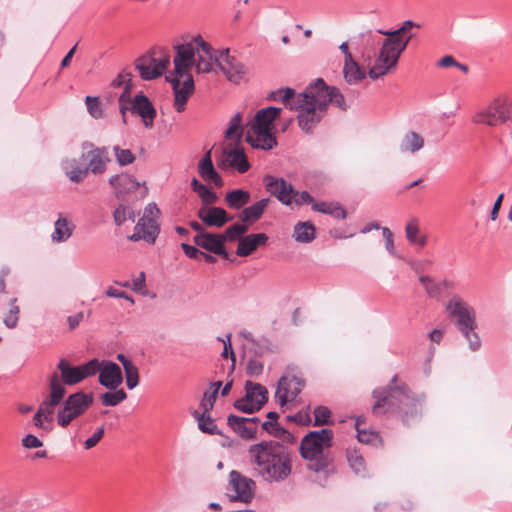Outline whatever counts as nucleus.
<instances>
[{
  "label": "nucleus",
  "mask_w": 512,
  "mask_h": 512,
  "mask_svg": "<svg viewBox=\"0 0 512 512\" xmlns=\"http://www.w3.org/2000/svg\"><path fill=\"white\" fill-rule=\"evenodd\" d=\"M191 188L198 194L205 207L216 203L218 200L217 194L211 188L199 182L195 177L191 180Z\"/></svg>",
  "instance_id": "38"
},
{
  "label": "nucleus",
  "mask_w": 512,
  "mask_h": 512,
  "mask_svg": "<svg viewBox=\"0 0 512 512\" xmlns=\"http://www.w3.org/2000/svg\"><path fill=\"white\" fill-rule=\"evenodd\" d=\"M136 215L132 208L127 205L120 204L113 213V219L117 226L123 225V223L127 220L132 222L135 221Z\"/></svg>",
  "instance_id": "49"
},
{
  "label": "nucleus",
  "mask_w": 512,
  "mask_h": 512,
  "mask_svg": "<svg viewBox=\"0 0 512 512\" xmlns=\"http://www.w3.org/2000/svg\"><path fill=\"white\" fill-rule=\"evenodd\" d=\"M193 241L197 246L207 250L208 252L219 255L224 259L231 261L230 256L224 247L220 234L209 232L199 233L194 236Z\"/></svg>",
  "instance_id": "24"
},
{
  "label": "nucleus",
  "mask_w": 512,
  "mask_h": 512,
  "mask_svg": "<svg viewBox=\"0 0 512 512\" xmlns=\"http://www.w3.org/2000/svg\"><path fill=\"white\" fill-rule=\"evenodd\" d=\"M248 453L255 471L267 482H283L292 473L291 451L277 441L253 444Z\"/></svg>",
  "instance_id": "2"
},
{
  "label": "nucleus",
  "mask_w": 512,
  "mask_h": 512,
  "mask_svg": "<svg viewBox=\"0 0 512 512\" xmlns=\"http://www.w3.org/2000/svg\"><path fill=\"white\" fill-rule=\"evenodd\" d=\"M217 394L215 391H206L203 394V398L200 402V406L203 409L202 413L198 411L193 412V416L198 421L199 429L210 435H218L220 434L217 425L214 424V421L210 417V411L213 409L215 401L217 399Z\"/></svg>",
  "instance_id": "21"
},
{
  "label": "nucleus",
  "mask_w": 512,
  "mask_h": 512,
  "mask_svg": "<svg viewBox=\"0 0 512 512\" xmlns=\"http://www.w3.org/2000/svg\"><path fill=\"white\" fill-rule=\"evenodd\" d=\"M113 152L117 164L121 167L132 164L136 159L130 149L121 148L119 145L113 146Z\"/></svg>",
  "instance_id": "51"
},
{
  "label": "nucleus",
  "mask_w": 512,
  "mask_h": 512,
  "mask_svg": "<svg viewBox=\"0 0 512 512\" xmlns=\"http://www.w3.org/2000/svg\"><path fill=\"white\" fill-rule=\"evenodd\" d=\"M382 235L385 241V248L386 250L394 255L395 254V247H394V240H393V233L391 230L387 227H382Z\"/></svg>",
  "instance_id": "63"
},
{
  "label": "nucleus",
  "mask_w": 512,
  "mask_h": 512,
  "mask_svg": "<svg viewBox=\"0 0 512 512\" xmlns=\"http://www.w3.org/2000/svg\"><path fill=\"white\" fill-rule=\"evenodd\" d=\"M159 232V225L154 218L142 217L136 224L134 233L129 236V239L134 242L143 239L148 243L154 244Z\"/></svg>",
  "instance_id": "25"
},
{
  "label": "nucleus",
  "mask_w": 512,
  "mask_h": 512,
  "mask_svg": "<svg viewBox=\"0 0 512 512\" xmlns=\"http://www.w3.org/2000/svg\"><path fill=\"white\" fill-rule=\"evenodd\" d=\"M243 132L242 114L238 112L230 119L229 126L226 129L224 136L226 139L235 138L238 143L243 137Z\"/></svg>",
  "instance_id": "43"
},
{
  "label": "nucleus",
  "mask_w": 512,
  "mask_h": 512,
  "mask_svg": "<svg viewBox=\"0 0 512 512\" xmlns=\"http://www.w3.org/2000/svg\"><path fill=\"white\" fill-rule=\"evenodd\" d=\"M419 282L422 284L429 297L438 298L442 294L441 284L436 282L432 277L422 275L419 277Z\"/></svg>",
  "instance_id": "48"
},
{
  "label": "nucleus",
  "mask_w": 512,
  "mask_h": 512,
  "mask_svg": "<svg viewBox=\"0 0 512 512\" xmlns=\"http://www.w3.org/2000/svg\"><path fill=\"white\" fill-rule=\"evenodd\" d=\"M332 440L333 431L330 429L310 431L303 437L299 448L301 457L309 461L308 469L323 473L325 480L335 472L332 456L325 453L332 446Z\"/></svg>",
  "instance_id": "4"
},
{
  "label": "nucleus",
  "mask_w": 512,
  "mask_h": 512,
  "mask_svg": "<svg viewBox=\"0 0 512 512\" xmlns=\"http://www.w3.org/2000/svg\"><path fill=\"white\" fill-rule=\"evenodd\" d=\"M269 203L268 198L261 199L253 205L246 207L240 214V219L243 222H253L259 220Z\"/></svg>",
  "instance_id": "36"
},
{
  "label": "nucleus",
  "mask_w": 512,
  "mask_h": 512,
  "mask_svg": "<svg viewBox=\"0 0 512 512\" xmlns=\"http://www.w3.org/2000/svg\"><path fill=\"white\" fill-rule=\"evenodd\" d=\"M216 56H204L199 54L197 61H195L196 70L198 73H209L213 70Z\"/></svg>",
  "instance_id": "54"
},
{
  "label": "nucleus",
  "mask_w": 512,
  "mask_h": 512,
  "mask_svg": "<svg viewBox=\"0 0 512 512\" xmlns=\"http://www.w3.org/2000/svg\"><path fill=\"white\" fill-rule=\"evenodd\" d=\"M464 338L467 340L469 344V348L472 351H477L481 347V340L478 336V334L475 332V329H469L467 331L463 330L461 331Z\"/></svg>",
  "instance_id": "58"
},
{
  "label": "nucleus",
  "mask_w": 512,
  "mask_h": 512,
  "mask_svg": "<svg viewBox=\"0 0 512 512\" xmlns=\"http://www.w3.org/2000/svg\"><path fill=\"white\" fill-rule=\"evenodd\" d=\"M245 139L253 148L266 151L277 145L276 137L271 133V130H249Z\"/></svg>",
  "instance_id": "29"
},
{
  "label": "nucleus",
  "mask_w": 512,
  "mask_h": 512,
  "mask_svg": "<svg viewBox=\"0 0 512 512\" xmlns=\"http://www.w3.org/2000/svg\"><path fill=\"white\" fill-rule=\"evenodd\" d=\"M87 110L94 118H99L102 115L100 102L97 97L87 96L85 99Z\"/></svg>",
  "instance_id": "60"
},
{
  "label": "nucleus",
  "mask_w": 512,
  "mask_h": 512,
  "mask_svg": "<svg viewBox=\"0 0 512 512\" xmlns=\"http://www.w3.org/2000/svg\"><path fill=\"white\" fill-rule=\"evenodd\" d=\"M508 121L512 122V99L508 97L495 98L473 117L474 123L488 126H498Z\"/></svg>",
  "instance_id": "7"
},
{
  "label": "nucleus",
  "mask_w": 512,
  "mask_h": 512,
  "mask_svg": "<svg viewBox=\"0 0 512 512\" xmlns=\"http://www.w3.org/2000/svg\"><path fill=\"white\" fill-rule=\"evenodd\" d=\"M66 176L74 183L84 181L89 175L86 163L80 158H72L63 162Z\"/></svg>",
  "instance_id": "31"
},
{
  "label": "nucleus",
  "mask_w": 512,
  "mask_h": 512,
  "mask_svg": "<svg viewBox=\"0 0 512 512\" xmlns=\"http://www.w3.org/2000/svg\"><path fill=\"white\" fill-rule=\"evenodd\" d=\"M127 398V393L124 389H115L101 394L100 400L104 406H117Z\"/></svg>",
  "instance_id": "46"
},
{
  "label": "nucleus",
  "mask_w": 512,
  "mask_h": 512,
  "mask_svg": "<svg viewBox=\"0 0 512 512\" xmlns=\"http://www.w3.org/2000/svg\"><path fill=\"white\" fill-rule=\"evenodd\" d=\"M314 211L331 215L337 219H345L347 216L346 210L338 203L328 202H315L312 205Z\"/></svg>",
  "instance_id": "41"
},
{
  "label": "nucleus",
  "mask_w": 512,
  "mask_h": 512,
  "mask_svg": "<svg viewBox=\"0 0 512 512\" xmlns=\"http://www.w3.org/2000/svg\"><path fill=\"white\" fill-rule=\"evenodd\" d=\"M99 383L109 390L117 389L123 382L121 368L114 362L99 361Z\"/></svg>",
  "instance_id": "23"
},
{
  "label": "nucleus",
  "mask_w": 512,
  "mask_h": 512,
  "mask_svg": "<svg viewBox=\"0 0 512 512\" xmlns=\"http://www.w3.org/2000/svg\"><path fill=\"white\" fill-rule=\"evenodd\" d=\"M215 64L226 78L235 84L240 83L247 73L245 64L237 60L234 56H231L229 49L220 50L218 56L215 58Z\"/></svg>",
  "instance_id": "17"
},
{
  "label": "nucleus",
  "mask_w": 512,
  "mask_h": 512,
  "mask_svg": "<svg viewBox=\"0 0 512 512\" xmlns=\"http://www.w3.org/2000/svg\"><path fill=\"white\" fill-rule=\"evenodd\" d=\"M229 485L235 491L236 495L232 496L231 501H240L249 503L254 496L255 482L240 472L232 470L229 474Z\"/></svg>",
  "instance_id": "22"
},
{
  "label": "nucleus",
  "mask_w": 512,
  "mask_h": 512,
  "mask_svg": "<svg viewBox=\"0 0 512 512\" xmlns=\"http://www.w3.org/2000/svg\"><path fill=\"white\" fill-rule=\"evenodd\" d=\"M446 310L451 317L456 318L455 326L461 332L476 328V313L459 295H453L446 304Z\"/></svg>",
  "instance_id": "11"
},
{
  "label": "nucleus",
  "mask_w": 512,
  "mask_h": 512,
  "mask_svg": "<svg viewBox=\"0 0 512 512\" xmlns=\"http://www.w3.org/2000/svg\"><path fill=\"white\" fill-rule=\"evenodd\" d=\"M192 43L194 44L195 47V53H197L198 55L201 54L207 57L218 56L220 52L214 50L212 46L209 43L205 42L200 35L194 37Z\"/></svg>",
  "instance_id": "52"
},
{
  "label": "nucleus",
  "mask_w": 512,
  "mask_h": 512,
  "mask_svg": "<svg viewBox=\"0 0 512 512\" xmlns=\"http://www.w3.org/2000/svg\"><path fill=\"white\" fill-rule=\"evenodd\" d=\"M57 370L60 372V383L64 387L73 386L95 375L99 370V360L94 358L84 364L73 366L66 359H61L57 364Z\"/></svg>",
  "instance_id": "9"
},
{
  "label": "nucleus",
  "mask_w": 512,
  "mask_h": 512,
  "mask_svg": "<svg viewBox=\"0 0 512 512\" xmlns=\"http://www.w3.org/2000/svg\"><path fill=\"white\" fill-rule=\"evenodd\" d=\"M132 74L126 70L121 71L118 76L112 81L114 87H120L124 85V89L130 85V91L132 90L133 84L131 80Z\"/></svg>",
  "instance_id": "61"
},
{
  "label": "nucleus",
  "mask_w": 512,
  "mask_h": 512,
  "mask_svg": "<svg viewBox=\"0 0 512 512\" xmlns=\"http://www.w3.org/2000/svg\"><path fill=\"white\" fill-rule=\"evenodd\" d=\"M262 428L276 438H282L287 441L293 440L292 434L285 430L283 427L279 426L278 422H272L269 420L264 421L262 423Z\"/></svg>",
  "instance_id": "47"
},
{
  "label": "nucleus",
  "mask_w": 512,
  "mask_h": 512,
  "mask_svg": "<svg viewBox=\"0 0 512 512\" xmlns=\"http://www.w3.org/2000/svg\"><path fill=\"white\" fill-rule=\"evenodd\" d=\"M305 386V380L296 375H283L277 383L275 398L284 406L288 401H293Z\"/></svg>",
  "instance_id": "18"
},
{
  "label": "nucleus",
  "mask_w": 512,
  "mask_h": 512,
  "mask_svg": "<svg viewBox=\"0 0 512 512\" xmlns=\"http://www.w3.org/2000/svg\"><path fill=\"white\" fill-rule=\"evenodd\" d=\"M287 419L300 425H306L311 422V417L308 411H299L294 415L287 416Z\"/></svg>",
  "instance_id": "64"
},
{
  "label": "nucleus",
  "mask_w": 512,
  "mask_h": 512,
  "mask_svg": "<svg viewBox=\"0 0 512 512\" xmlns=\"http://www.w3.org/2000/svg\"><path fill=\"white\" fill-rule=\"evenodd\" d=\"M108 183L113 188L116 199L121 202L128 201L130 195L135 193L141 187H143V191L140 193L141 197L146 196L148 192L145 182L141 183L133 175L126 172L112 175L108 179Z\"/></svg>",
  "instance_id": "14"
},
{
  "label": "nucleus",
  "mask_w": 512,
  "mask_h": 512,
  "mask_svg": "<svg viewBox=\"0 0 512 512\" xmlns=\"http://www.w3.org/2000/svg\"><path fill=\"white\" fill-rule=\"evenodd\" d=\"M214 165L211 158V150H208L198 163V172L202 179L214 170Z\"/></svg>",
  "instance_id": "55"
},
{
  "label": "nucleus",
  "mask_w": 512,
  "mask_h": 512,
  "mask_svg": "<svg viewBox=\"0 0 512 512\" xmlns=\"http://www.w3.org/2000/svg\"><path fill=\"white\" fill-rule=\"evenodd\" d=\"M246 231H247V226L246 225L236 223V224H233L230 227H228L224 231L223 234H220V237H221V239L223 241V244L226 241L233 242V241L241 239L240 236L245 234Z\"/></svg>",
  "instance_id": "50"
},
{
  "label": "nucleus",
  "mask_w": 512,
  "mask_h": 512,
  "mask_svg": "<svg viewBox=\"0 0 512 512\" xmlns=\"http://www.w3.org/2000/svg\"><path fill=\"white\" fill-rule=\"evenodd\" d=\"M170 64L167 54L156 58L153 53H147L135 61V68L144 80H153L160 77Z\"/></svg>",
  "instance_id": "16"
},
{
  "label": "nucleus",
  "mask_w": 512,
  "mask_h": 512,
  "mask_svg": "<svg viewBox=\"0 0 512 512\" xmlns=\"http://www.w3.org/2000/svg\"><path fill=\"white\" fill-rule=\"evenodd\" d=\"M266 189L285 205L291 204V194L293 187L283 178H274L270 175L265 176Z\"/></svg>",
  "instance_id": "26"
},
{
  "label": "nucleus",
  "mask_w": 512,
  "mask_h": 512,
  "mask_svg": "<svg viewBox=\"0 0 512 512\" xmlns=\"http://www.w3.org/2000/svg\"><path fill=\"white\" fill-rule=\"evenodd\" d=\"M228 426L243 439H253L257 433L256 426L248 425V418L236 415H229L227 418Z\"/></svg>",
  "instance_id": "32"
},
{
  "label": "nucleus",
  "mask_w": 512,
  "mask_h": 512,
  "mask_svg": "<svg viewBox=\"0 0 512 512\" xmlns=\"http://www.w3.org/2000/svg\"><path fill=\"white\" fill-rule=\"evenodd\" d=\"M93 402L94 395L91 392L77 391L70 394L57 413L58 424L63 428L67 427L74 419L83 415Z\"/></svg>",
  "instance_id": "8"
},
{
  "label": "nucleus",
  "mask_w": 512,
  "mask_h": 512,
  "mask_svg": "<svg viewBox=\"0 0 512 512\" xmlns=\"http://www.w3.org/2000/svg\"><path fill=\"white\" fill-rule=\"evenodd\" d=\"M281 108L270 106L256 112L250 122V130H271L272 122L280 115Z\"/></svg>",
  "instance_id": "28"
},
{
  "label": "nucleus",
  "mask_w": 512,
  "mask_h": 512,
  "mask_svg": "<svg viewBox=\"0 0 512 512\" xmlns=\"http://www.w3.org/2000/svg\"><path fill=\"white\" fill-rule=\"evenodd\" d=\"M347 461L350 468L357 475H364L366 471L365 461L362 454L356 449L347 450Z\"/></svg>",
  "instance_id": "45"
},
{
  "label": "nucleus",
  "mask_w": 512,
  "mask_h": 512,
  "mask_svg": "<svg viewBox=\"0 0 512 512\" xmlns=\"http://www.w3.org/2000/svg\"><path fill=\"white\" fill-rule=\"evenodd\" d=\"M424 147V138L414 132L409 131L401 140L399 149L402 153H416Z\"/></svg>",
  "instance_id": "33"
},
{
  "label": "nucleus",
  "mask_w": 512,
  "mask_h": 512,
  "mask_svg": "<svg viewBox=\"0 0 512 512\" xmlns=\"http://www.w3.org/2000/svg\"><path fill=\"white\" fill-rule=\"evenodd\" d=\"M104 435V428H98L91 437L87 438L84 442V448L89 450L96 446Z\"/></svg>",
  "instance_id": "62"
},
{
  "label": "nucleus",
  "mask_w": 512,
  "mask_h": 512,
  "mask_svg": "<svg viewBox=\"0 0 512 512\" xmlns=\"http://www.w3.org/2000/svg\"><path fill=\"white\" fill-rule=\"evenodd\" d=\"M264 365L261 361L251 358L246 364V374L250 377L259 376L263 372Z\"/></svg>",
  "instance_id": "59"
},
{
  "label": "nucleus",
  "mask_w": 512,
  "mask_h": 512,
  "mask_svg": "<svg viewBox=\"0 0 512 512\" xmlns=\"http://www.w3.org/2000/svg\"><path fill=\"white\" fill-rule=\"evenodd\" d=\"M245 396L234 402V407L243 413H254L259 411L268 401V390L265 386L246 381Z\"/></svg>",
  "instance_id": "12"
},
{
  "label": "nucleus",
  "mask_w": 512,
  "mask_h": 512,
  "mask_svg": "<svg viewBox=\"0 0 512 512\" xmlns=\"http://www.w3.org/2000/svg\"><path fill=\"white\" fill-rule=\"evenodd\" d=\"M372 397L375 400L372 405L374 416H396L406 425L419 416L421 401L404 382H399L397 375L393 376L387 387L375 389Z\"/></svg>",
  "instance_id": "1"
},
{
  "label": "nucleus",
  "mask_w": 512,
  "mask_h": 512,
  "mask_svg": "<svg viewBox=\"0 0 512 512\" xmlns=\"http://www.w3.org/2000/svg\"><path fill=\"white\" fill-rule=\"evenodd\" d=\"M343 73L346 82L350 85L357 84L365 78V72L354 59L344 61Z\"/></svg>",
  "instance_id": "39"
},
{
  "label": "nucleus",
  "mask_w": 512,
  "mask_h": 512,
  "mask_svg": "<svg viewBox=\"0 0 512 512\" xmlns=\"http://www.w3.org/2000/svg\"><path fill=\"white\" fill-rule=\"evenodd\" d=\"M16 302V298L10 300V309L8 314L4 318V324L9 329L15 328L18 323V315L20 313V309L19 306L16 305Z\"/></svg>",
  "instance_id": "53"
},
{
  "label": "nucleus",
  "mask_w": 512,
  "mask_h": 512,
  "mask_svg": "<svg viewBox=\"0 0 512 512\" xmlns=\"http://www.w3.org/2000/svg\"><path fill=\"white\" fill-rule=\"evenodd\" d=\"M301 97L302 99H314L316 106L325 112L330 103H333L343 111L347 109L345 98L340 90L336 87L328 86L321 78L316 79L306 87Z\"/></svg>",
  "instance_id": "6"
},
{
  "label": "nucleus",
  "mask_w": 512,
  "mask_h": 512,
  "mask_svg": "<svg viewBox=\"0 0 512 512\" xmlns=\"http://www.w3.org/2000/svg\"><path fill=\"white\" fill-rule=\"evenodd\" d=\"M126 385L128 389L132 390L139 384V372L138 368L132 364L124 368Z\"/></svg>",
  "instance_id": "56"
},
{
  "label": "nucleus",
  "mask_w": 512,
  "mask_h": 512,
  "mask_svg": "<svg viewBox=\"0 0 512 512\" xmlns=\"http://www.w3.org/2000/svg\"><path fill=\"white\" fill-rule=\"evenodd\" d=\"M166 80L171 83L174 92V108L181 113L185 110L189 97L194 92V80L192 76L169 75Z\"/></svg>",
  "instance_id": "19"
},
{
  "label": "nucleus",
  "mask_w": 512,
  "mask_h": 512,
  "mask_svg": "<svg viewBox=\"0 0 512 512\" xmlns=\"http://www.w3.org/2000/svg\"><path fill=\"white\" fill-rule=\"evenodd\" d=\"M227 159L231 167L235 168L239 173L243 174L250 168L246 154L243 148H234L226 151Z\"/></svg>",
  "instance_id": "35"
},
{
  "label": "nucleus",
  "mask_w": 512,
  "mask_h": 512,
  "mask_svg": "<svg viewBox=\"0 0 512 512\" xmlns=\"http://www.w3.org/2000/svg\"><path fill=\"white\" fill-rule=\"evenodd\" d=\"M118 101L123 123H126V113L130 111L131 113L141 117L142 122L146 128L153 127L157 112L152 102L146 95L143 94V92H139L133 98H131L129 85L119 96Z\"/></svg>",
  "instance_id": "5"
},
{
  "label": "nucleus",
  "mask_w": 512,
  "mask_h": 512,
  "mask_svg": "<svg viewBox=\"0 0 512 512\" xmlns=\"http://www.w3.org/2000/svg\"><path fill=\"white\" fill-rule=\"evenodd\" d=\"M83 148L81 159L86 163L89 174L103 175L111 162L108 147L95 146L93 143L86 142Z\"/></svg>",
  "instance_id": "13"
},
{
  "label": "nucleus",
  "mask_w": 512,
  "mask_h": 512,
  "mask_svg": "<svg viewBox=\"0 0 512 512\" xmlns=\"http://www.w3.org/2000/svg\"><path fill=\"white\" fill-rule=\"evenodd\" d=\"M268 99L270 100H280L282 103L285 104L286 107L290 109L291 104H296L297 102V95L295 94L294 89L286 87V88H280L276 91H272Z\"/></svg>",
  "instance_id": "44"
},
{
  "label": "nucleus",
  "mask_w": 512,
  "mask_h": 512,
  "mask_svg": "<svg viewBox=\"0 0 512 512\" xmlns=\"http://www.w3.org/2000/svg\"><path fill=\"white\" fill-rule=\"evenodd\" d=\"M303 94L304 91L297 94V102L296 104H291L290 110L299 111L297 115L298 125L302 131L310 134L323 118L325 111L320 110V108L316 106L314 99H302L301 96Z\"/></svg>",
  "instance_id": "10"
},
{
  "label": "nucleus",
  "mask_w": 512,
  "mask_h": 512,
  "mask_svg": "<svg viewBox=\"0 0 512 512\" xmlns=\"http://www.w3.org/2000/svg\"><path fill=\"white\" fill-rule=\"evenodd\" d=\"M198 218L206 226L222 227L232 219L222 207L202 206L197 211Z\"/></svg>",
  "instance_id": "27"
},
{
  "label": "nucleus",
  "mask_w": 512,
  "mask_h": 512,
  "mask_svg": "<svg viewBox=\"0 0 512 512\" xmlns=\"http://www.w3.org/2000/svg\"><path fill=\"white\" fill-rule=\"evenodd\" d=\"M405 234L411 244H417L420 247H424L427 244L428 237L424 234H420L419 221L417 218L409 220L405 227Z\"/></svg>",
  "instance_id": "37"
},
{
  "label": "nucleus",
  "mask_w": 512,
  "mask_h": 512,
  "mask_svg": "<svg viewBox=\"0 0 512 512\" xmlns=\"http://www.w3.org/2000/svg\"><path fill=\"white\" fill-rule=\"evenodd\" d=\"M48 385L49 395L42 401L37 411L43 416L46 422L51 423L53 421L54 409L62 402L66 389L60 383L58 372H53L50 375Z\"/></svg>",
  "instance_id": "15"
},
{
  "label": "nucleus",
  "mask_w": 512,
  "mask_h": 512,
  "mask_svg": "<svg viewBox=\"0 0 512 512\" xmlns=\"http://www.w3.org/2000/svg\"><path fill=\"white\" fill-rule=\"evenodd\" d=\"M316 237L315 226L307 221V222H298L294 226L293 238L298 243H310Z\"/></svg>",
  "instance_id": "34"
},
{
  "label": "nucleus",
  "mask_w": 512,
  "mask_h": 512,
  "mask_svg": "<svg viewBox=\"0 0 512 512\" xmlns=\"http://www.w3.org/2000/svg\"><path fill=\"white\" fill-rule=\"evenodd\" d=\"M419 27L420 25L418 23L412 20H406L397 30L386 31L379 29L377 31L379 34L387 36V38L382 41V46L375 63L368 72L371 79L376 80L396 67L401 53L414 37L413 33H409L410 29Z\"/></svg>",
  "instance_id": "3"
},
{
  "label": "nucleus",
  "mask_w": 512,
  "mask_h": 512,
  "mask_svg": "<svg viewBox=\"0 0 512 512\" xmlns=\"http://www.w3.org/2000/svg\"><path fill=\"white\" fill-rule=\"evenodd\" d=\"M268 241L265 233L249 234L239 239L236 254L240 257H246L252 254L258 246H264Z\"/></svg>",
  "instance_id": "30"
},
{
  "label": "nucleus",
  "mask_w": 512,
  "mask_h": 512,
  "mask_svg": "<svg viewBox=\"0 0 512 512\" xmlns=\"http://www.w3.org/2000/svg\"><path fill=\"white\" fill-rule=\"evenodd\" d=\"M331 411L326 406H317L314 409V425L321 426L328 423Z\"/></svg>",
  "instance_id": "57"
},
{
  "label": "nucleus",
  "mask_w": 512,
  "mask_h": 512,
  "mask_svg": "<svg viewBox=\"0 0 512 512\" xmlns=\"http://www.w3.org/2000/svg\"><path fill=\"white\" fill-rule=\"evenodd\" d=\"M54 232L51 235L52 241L61 243L67 241L72 235V228L65 217H59L54 224Z\"/></svg>",
  "instance_id": "42"
},
{
  "label": "nucleus",
  "mask_w": 512,
  "mask_h": 512,
  "mask_svg": "<svg viewBox=\"0 0 512 512\" xmlns=\"http://www.w3.org/2000/svg\"><path fill=\"white\" fill-rule=\"evenodd\" d=\"M225 201L231 209L239 210L250 201V193L242 189H236L225 195Z\"/></svg>",
  "instance_id": "40"
},
{
  "label": "nucleus",
  "mask_w": 512,
  "mask_h": 512,
  "mask_svg": "<svg viewBox=\"0 0 512 512\" xmlns=\"http://www.w3.org/2000/svg\"><path fill=\"white\" fill-rule=\"evenodd\" d=\"M195 55V47L192 41L175 46L174 72L170 75L179 77L192 76L190 69L195 64Z\"/></svg>",
  "instance_id": "20"
}]
</instances>
